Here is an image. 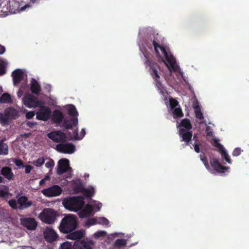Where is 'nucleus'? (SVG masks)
Wrapping results in <instances>:
<instances>
[{
    "label": "nucleus",
    "instance_id": "nucleus-15",
    "mask_svg": "<svg viewBox=\"0 0 249 249\" xmlns=\"http://www.w3.org/2000/svg\"><path fill=\"white\" fill-rule=\"evenodd\" d=\"M179 135L182 138L181 141H184L186 145H188L191 143V141L193 136L192 131H186L183 128H180Z\"/></svg>",
    "mask_w": 249,
    "mask_h": 249
},
{
    "label": "nucleus",
    "instance_id": "nucleus-16",
    "mask_svg": "<svg viewBox=\"0 0 249 249\" xmlns=\"http://www.w3.org/2000/svg\"><path fill=\"white\" fill-rule=\"evenodd\" d=\"M23 71L20 69H16L12 73L14 86L18 85L23 78Z\"/></svg>",
    "mask_w": 249,
    "mask_h": 249
},
{
    "label": "nucleus",
    "instance_id": "nucleus-52",
    "mask_svg": "<svg viewBox=\"0 0 249 249\" xmlns=\"http://www.w3.org/2000/svg\"><path fill=\"white\" fill-rule=\"evenodd\" d=\"M8 195V193L3 190H0V197H6Z\"/></svg>",
    "mask_w": 249,
    "mask_h": 249
},
{
    "label": "nucleus",
    "instance_id": "nucleus-48",
    "mask_svg": "<svg viewBox=\"0 0 249 249\" xmlns=\"http://www.w3.org/2000/svg\"><path fill=\"white\" fill-rule=\"evenodd\" d=\"M54 165V161L53 160H50L45 163V166L47 168H52Z\"/></svg>",
    "mask_w": 249,
    "mask_h": 249
},
{
    "label": "nucleus",
    "instance_id": "nucleus-34",
    "mask_svg": "<svg viewBox=\"0 0 249 249\" xmlns=\"http://www.w3.org/2000/svg\"><path fill=\"white\" fill-rule=\"evenodd\" d=\"M59 249H73V245L66 241L61 244Z\"/></svg>",
    "mask_w": 249,
    "mask_h": 249
},
{
    "label": "nucleus",
    "instance_id": "nucleus-56",
    "mask_svg": "<svg viewBox=\"0 0 249 249\" xmlns=\"http://www.w3.org/2000/svg\"><path fill=\"white\" fill-rule=\"evenodd\" d=\"M22 94H23V91L21 89H19L18 90V97H20L21 96V95H22Z\"/></svg>",
    "mask_w": 249,
    "mask_h": 249
},
{
    "label": "nucleus",
    "instance_id": "nucleus-29",
    "mask_svg": "<svg viewBox=\"0 0 249 249\" xmlns=\"http://www.w3.org/2000/svg\"><path fill=\"white\" fill-rule=\"evenodd\" d=\"M180 125L187 130L191 129L192 127L190 121L188 119H183L181 122Z\"/></svg>",
    "mask_w": 249,
    "mask_h": 249
},
{
    "label": "nucleus",
    "instance_id": "nucleus-26",
    "mask_svg": "<svg viewBox=\"0 0 249 249\" xmlns=\"http://www.w3.org/2000/svg\"><path fill=\"white\" fill-rule=\"evenodd\" d=\"M70 233L66 236L68 239L77 240L81 239L83 236V233L81 231H77Z\"/></svg>",
    "mask_w": 249,
    "mask_h": 249
},
{
    "label": "nucleus",
    "instance_id": "nucleus-63",
    "mask_svg": "<svg viewBox=\"0 0 249 249\" xmlns=\"http://www.w3.org/2000/svg\"><path fill=\"white\" fill-rule=\"evenodd\" d=\"M82 133H84V134H85V131L84 129L82 130Z\"/></svg>",
    "mask_w": 249,
    "mask_h": 249
},
{
    "label": "nucleus",
    "instance_id": "nucleus-5",
    "mask_svg": "<svg viewBox=\"0 0 249 249\" xmlns=\"http://www.w3.org/2000/svg\"><path fill=\"white\" fill-rule=\"evenodd\" d=\"M18 111L12 107L6 108L4 113H0V123L8 124L10 121L17 119L18 117Z\"/></svg>",
    "mask_w": 249,
    "mask_h": 249
},
{
    "label": "nucleus",
    "instance_id": "nucleus-49",
    "mask_svg": "<svg viewBox=\"0 0 249 249\" xmlns=\"http://www.w3.org/2000/svg\"><path fill=\"white\" fill-rule=\"evenodd\" d=\"M101 221L99 222L103 225H108L109 224V221L105 217H102L100 219Z\"/></svg>",
    "mask_w": 249,
    "mask_h": 249
},
{
    "label": "nucleus",
    "instance_id": "nucleus-38",
    "mask_svg": "<svg viewBox=\"0 0 249 249\" xmlns=\"http://www.w3.org/2000/svg\"><path fill=\"white\" fill-rule=\"evenodd\" d=\"M213 145L217 148L218 151H219L224 148L223 146L216 139L214 140Z\"/></svg>",
    "mask_w": 249,
    "mask_h": 249
},
{
    "label": "nucleus",
    "instance_id": "nucleus-33",
    "mask_svg": "<svg viewBox=\"0 0 249 249\" xmlns=\"http://www.w3.org/2000/svg\"><path fill=\"white\" fill-rule=\"evenodd\" d=\"M126 244V241L124 239H118L114 243V246L116 247H124Z\"/></svg>",
    "mask_w": 249,
    "mask_h": 249
},
{
    "label": "nucleus",
    "instance_id": "nucleus-53",
    "mask_svg": "<svg viewBox=\"0 0 249 249\" xmlns=\"http://www.w3.org/2000/svg\"><path fill=\"white\" fill-rule=\"evenodd\" d=\"M36 124V122H28L27 123V126L31 128H33Z\"/></svg>",
    "mask_w": 249,
    "mask_h": 249
},
{
    "label": "nucleus",
    "instance_id": "nucleus-2",
    "mask_svg": "<svg viewBox=\"0 0 249 249\" xmlns=\"http://www.w3.org/2000/svg\"><path fill=\"white\" fill-rule=\"evenodd\" d=\"M145 57L144 64L146 67H149V71L151 75L154 80L156 87L161 93H163V87L160 81V75L158 70L160 69L159 65L152 59H149L147 54H144Z\"/></svg>",
    "mask_w": 249,
    "mask_h": 249
},
{
    "label": "nucleus",
    "instance_id": "nucleus-61",
    "mask_svg": "<svg viewBox=\"0 0 249 249\" xmlns=\"http://www.w3.org/2000/svg\"><path fill=\"white\" fill-rule=\"evenodd\" d=\"M30 2H32L33 3H35L36 0H28Z\"/></svg>",
    "mask_w": 249,
    "mask_h": 249
},
{
    "label": "nucleus",
    "instance_id": "nucleus-25",
    "mask_svg": "<svg viewBox=\"0 0 249 249\" xmlns=\"http://www.w3.org/2000/svg\"><path fill=\"white\" fill-rule=\"evenodd\" d=\"M95 191L94 188L92 186H89L87 188H84L81 193L86 198H90L95 194Z\"/></svg>",
    "mask_w": 249,
    "mask_h": 249
},
{
    "label": "nucleus",
    "instance_id": "nucleus-45",
    "mask_svg": "<svg viewBox=\"0 0 249 249\" xmlns=\"http://www.w3.org/2000/svg\"><path fill=\"white\" fill-rule=\"evenodd\" d=\"M200 144L198 143V140H196V142H195L193 146L194 147V150L196 152L199 153L200 152V148H199Z\"/></svg>",
    "mask_w": 249,
    "mask_h": 249
},
{
    "label": "nucleus",
    "instance_id": "nucleus-55",
    "mask_svg": "<svg viewBox=\"0 0 249 249\" xmlns=\"http://www.w3.org/2000/svg\"><path fill=\"white\" fill-rule=\"evenodd\" d=\"M209 128V126L206 127V135H207V136H211L213 135V132L212 131H208Z\"/></svg>",
    "mask_w": 249,
    "mask_h": 249
},
{
    "label": "nucleus",
    "instance_id": "nucleus-35",
    "mask_svg": "<svg viewBox=\"0 0 249 249\" xmlns=\"http://www.w3.org/2000/svg\"><path fill=\"white\" fill-rule=\"evenodd\" d=\"M6 64L3 60H0V76L6 72Z\"/></svg>",
    "mask_w": 249,
    "mask_h": 249
},
{
    "label": "nucleus",
    "instance_id": "nucleus-57",
    "mask_svg": "<svg viewBox=\"0 0 249 249\" xmlns=\"http://www.w3.org/2000/svg\"><path fill=\"white\" fill-rule=\"evenodd\" d=\"M46 180H45V179L44 178L42 179L41 180H40V182H39V184L40 185H42L43 184L45 183Z\"/></svg>",
    "mask_w": 249,
    "mask_h": 249
},
{
    "label": "nucleus",
    "instance_id": "nucleus-27",
    "mask_svg": "<svg viewBox=\"0 0 249 249\" xmlns=\"http://www.w3.org/2000/svg\"><path fill=\"white\" fill-rule=\"evenodd\" d=\"M0 102L1 103H12V100L10 95L8 93H3L0 96Z\"/></svg>",
    "mask_w": 249,
    "mask_h": 249
},
{
    "label": "nucleus",
    "instance_id": "nucleus-14",
    "mask_svg": "<svg viewBox=\"0 0 249 249\" xmlns=\"http://www.w3.org/2000/svg\"><path fill=\"white\" fill-rule=\"evenodd\" d=\"M22 225L30 230H34L37 226V223L33 218H25L21 219Z\"/></svg>",
    "mask_w": 249,
    "mask_h": 249
},
{
    "label": "nucleus",
    "instance_id": "nucleus-36",
    "mask_svg": "<svg viewBox=\"0 0 249 249\" xmlns=\"http://www.w3.org/2000/svg\"><path fill=\"white\" fill-rule=\"evenodd\" d=\"M195 108H196L195 114H196V117L200 120L203 119L204 117H203V114L202 113V112L200 110V108L198 107H196Z\"/></svg>",
    "mask_w": 249,
    "mask_h": 249
},
{
    "label": "nucleus",
    "instance_id": "nucleus-12",
    "mask_svg": "<svg viewBox=\"0 0 249 249\" xmlns=\"http://www.w3.org/2000/svg\"><path fill=\"white\" fill-rule=\"evenodd\" d=\"M71 169L69 160L61 159L58 162L57 174L58 175H61Z\"/></svg>",
    "mask_w": 249,
    "mask_h": 249
},
{
    "label": "nucleus",
    "instance_id": "nucleus-30",
    "mask_svg": "<svg viewBox=\"0 0 249 249\" xmlns=\"http://www.w3.org/2000/svg\"><path fill=\"white\" fill-rule=\"evenodd\" d=\"M68 114L72 117H77L78 115V113L73 105H71L68 109Z\"/></svg>",
    "mask_w": 249,
    "mask_h": 249
},
{
    "label": "nucleus",
    "instance_id": "nucleus-31",
    "mask_svg": "<svg viewBox=\"0 0 249 249\" xmlns=\"http://www.w3.org/2000/svg\"><path fill=\"white\" fill-rule=\"evenodd\" d=\"M173 114L174 118H181L183 116L182 110L179 107L175 108L173 111Z\"/></svg>",
    "mask_w": 249,
    "mask_h": 249
},
{
    "label": "nucleus",
    "instance_id": "nucleus-42",
    "mask_svg": "<svg viewBox=\"0 0 249 249\" xmlns=\"http://www.w3.org/2000/svg\"><path fill=\"white\" fill-rule=\"evenodd\" d=\"M107 234V232L105 231H99L94 233L95 238H99L101 237L105 236Z\"/></svg>",
    "mask_w": 249,
    "mask_h": 249
},
{
    "label": "nucleus",
    "instance_id": "nucleus-20",
    "mask_svg": "<svg viewBox=\"0 0 249 249\" xmlns=\"http://www.w3.org/2000/svg\"><path fill=\"white\" fill-rule=\"evenodd\" d=\"M30 89L33 93L38 95L41 90L40 84L34 78H32L30 81Z\"/></svg>",
    "mask_w": 249,
    "mask_h": 249
},
{
    "label": "nucleus",
    "instance_id": "nucleus-11",
    "mask_svg": "<svg viewBox=\"0 0 249 249\" xmlns=\"http://www.w3.org/2000/svg\"><path fill=\"white\" fill-rule=\"evenodd\" d=\"M56 150L62 153L72 154L75 151V145L71 143H60L56 145Z\"/></svg>",
    "mask_w": 249,
    "mask_h": 249
},
{
    "label": "nucleus",
    "instance_id": "nucleus-58",
    "mask_svg": "<svg viewBox=\"0 0 249 249\" xmlns=\"http://www.w3.org/2000/svg\"><path fill=\"white\" fill-rule=\"evenodd\" d=\"M50 175H48V174H47V175L45 176V178H44V179H45V180H46H46H49V179H50Z\"/></svg>",
    "mask_w": 249,
    "mask_h": 249
},
{
    "label": "nucleus",
    "instance_id": "nucleus-7",
    "mask_svg": "<svg viewBox=\"0 0 249 249\" xmlns=\"http://www.w3.org/2000/svg\"><path fill=\"white\" fill-rule=\"evenodd\" d=\"M42 193L47 197H54L60 196L62 192V188L58 185H53L52 186L41 191Z\"/></svg>",
    "mask_w": 249,
    "mask_h": 249
},
{
    "label": "nucleus",
    "instance_id": "nucleus-54",
    "mask_svg": "<svg viewBox=\"0 0 249 249\" xmlns=\"http://www.w3.org/2000/svg\"><path fill=\"white\" fill-rule=\"evenodd\" d=\"M5 48L4 46L0 44V54H3L5 52Z\"/></svg>",
    "mask_w": 249,
    "mask_h": 249
},
{
    "label": "nucleus",
    "instance_id": "nucleus-39",
    "mask_svg": "<svg viewBox=\"0 0 249 249\" xmlns=\"http://www.w3.org/2000/svg\"><path fill=\"white\" fill-rule=\"evenodd\" d=\"M93 207L90 204H87L85 206V209L83 210V212L86 213L88 214H89L93 211Z\"/></svg>",
    "mask_w": 249,
    "mask_h": 249
},
{
    "label": "nucleus",
    "instance_id": "nucleus-40",
    "mask_svg": "<svg viewBox=\"0 0 249 249\" xmlns=\"http://www.w3.org/2000/svg\"><path fill=\"white\" fill-rule=\"evenodd\" d=\"M169 105L171 107V109H173L176 108V107L178 105V101L174 99H170L169 100Z\"/></svg>",
    "mask_w": 249,
    "mask_h": 249
},
{
    "label": "nucleus",
    "instance_id": "nucleus-1",
    "mask_svg": "<svg viewBox=\"0 0 249 249\" xmlns=\"http://www.w3.org/2000/svg\"><path fill=\"white\" fill-rule=\"evenodd\" d=\"M158 37V34L150 36L145 42V46L149 49H152L153 46L157 55L161 57L159 51V49H160L164 54L166 60L170 64L172 70L176 71H177V67L175 58L172 56L171 57L169 56L166 49L160 45V41Z\"/></svg>",
    "mask_w": 249,
    "mask_h": 249
},
{
    "label": "nucleus",
    "instance_id": "nucleus-44",
    "mask_svg": "<svg viewBox=\"0 0 249 249\" xmlns=\"http://www.w3.org/2000/svg\"><path fill=\"white\" fill-rule=\"evenodd\" d=\"M17 203L16 200L11 199L8 202L9 205L14 209H16L17 208Z\"/></svg>",
    "mask_w": 249,
    "mask_h": 249
},
{
    "label": "nucleus",
    "instance_id": "nucleus-60",
    "mask_svg": "<svg viewBox=\"0 0 249 249\" xmlns=\"http://www.w3.org/2000/svg\"><path fill=\"white\" fill-rule=\"evenodd\" d=\"M101 206H102V204L101 203H100V204H98V205L97 206L98 210H99L100 209Z\"/></svg>",
    "mask_w": 249,
    "mask_h": 249
},
{
    "label": "nucleus",
    "instance_id": "nucleus-13",
    "mask_svg": "<svg viewBox=\"0 0 249 249\" xmlns=\"http://www.w3.org/2000/svg\"><path fill=\"white\" fill-rule=\"evenodd\" d=\"M210 163L214 170L219 173H224L229 169V167L222 165L218 160L215 158L211 159Z\"/></svg>",
    "mask_w": 249,
    "mask_h": 249
},
{
    "label": "nucleus",
    "instance_id": "nucleus-51",
    "mask_svg": "<svg viewBox=\"0 0 249 249\" xmlns=\"http://www.w3.org/2000/svg\"><path fill=\"white\" fill-rule=\"evenodd\" d=\"M24 167H25V173L26 174H29L33 168V166L30 165H25Z\"/></svg>",
    "mask_w": 249,
    "mask_h": 249
},
{
    "label": "nucleus",
    "instance_id": "nucleus-3",
    "mask_svg": "<svg viewBox=\"0 0 249 249\" xmlns=\"http://www.w3.org/2000/svg\"><path fill=\"white\" fill-rule=\"evenodd\" d=\"M63 204L67 209L77 212L84 206V198L82 196L70 197L63 200Z\"/></svg>",
    "mask_w": 249,
    "mask_h": 249
},
{
    "label": "nucleus",
    "instance_id": "nucleus-41",
    "mask_svg": "<svg viewBox=\"0 0 249 249\" xmlns=\"http://www.w3.org/2000/svg\"><path fill=\"white\" fill-rule=\"evenodd\" d=\"M200 160L203 162V164H204L205 166L207 169H210L209 164L208 161V160L207 159V158L204 156H202V155H200Z\"/></svg>",
    "mask_w": 249,
    "mask_h": 249
},
{
    "label": "nucleus",
    "instance_id": "nucleus-9",
    "mask_svg": "<svg viewBox=\"0 0 249 249\" xmlns=\"http://www.w3.org/2000/svg\"><path fill=\"white\" fill-rule=\"evenodd\" d=\"M47 136L55 142H63L67 139L66 134L59 130L52 131L48 134Z\"/></svg>",
    "mask_w": 249,
    "mask_h": 249
},
{
    "label": "nucleus",
    "instance_id": "nucleus-4",
    "mask_svg": "<svg viewBox=\"0 0 249 249\" xmlns=\"http://www.w3.org/2000/svg\"><path fill=\"white\" fill-rule=\"evenodd\" d=\"M77 227L76 218L73 215L65 216L61 220L59 230L61 232L67 233L71 232Z\"/></svg>",
    "mask_w": 249,
    "mask_h": 249
},
{
    "label": "nucleus",
    "instance_id": "nucleus-50",
    "mask_svg": "<svg viewBox=\"0 0 249 249\" xmlns=\"http://www.w3.org/2000/svg\"><path fill=\"white\" fill-rule=\"evenodd\" d=\"M34 111H29L26 114V117L28 119H32L35 116Z\"/></svg>",
    "mask_w": 249,
    "mask_h": 249
},
{
    "label": "nucleus",
    "instance_id": "nucleus-64",
    "mask_svg": "<svg viewBox=\"0 0 249 249\" xmlns=\"http://www.w3.org/2000/svg\"><path fill=\"white\" fill-rule=\"evenodd\" d=\"M82 133H84V134H85V131L84 129L82 130Z\"/></svg>",
    "mask_w": 249,
    "mask_h": 249
},
{
    "label": "nucleus",
    "instance_id": "nucleus-46",
    "mask_svg": "<svg viewBox=\"0 0 249 249\" xmlns=\"http://www.w3.org/2000/svg\"><path fill=\"white\" fill-rule=\"evenodd\" d=\"M97 223V220L95 218H91L89 219L87 222V224L89 226L93 225Z\"/></svg>",
    "mask_w": 249,
    "mask_h": 249
},
{
    "label": "nucleus",
    "instance_id": "nucleus-21",
    "mask_svg": "<svg viewBox=\"0 0 249 249\" xmlns=\"http://www.w3.org/2000/svg\"><path fill=\"white\" fill-rule=\"evenodd\" d=\"M78 124L77 117H71L69 120H64L63 126L67 129H71L73 126Z\"/></svg>",
    "mask_w": 249,
    "mask_h": 249
},
{
    "label": "nucleus",
    "instance_id": "nucleus-37",
    "mask_svg": "<svg viewBox=\"0 0 249 249\" xmlns=\"http://www.w3.org/2000/svg\"><path fill=\"white\" fill-rule=\"evenodd\" d=\"M44 163V159L43 157L38 158L36 160L34 161L33 164L36 166H41Z\"/></svg>",
    "mask_w": 249,
    "mask_h": 249
},
{
    "label": "nucleus",
    "instance_id": "nucleus-43",
    "mask_svg": "<svg viewBox=\"0 0 249 249\" xmlns=\"http://www.w3.org/2000/svg\"><path fill=\"white\" fill-rule=\"evenodd\" d=\"M14 162L15 163V164L19 167H24V165L23 164V162L20 159H15L14 160Z\"/></svg>",
    "mask_w": 249,
    "mask_h": 249
},
{
    "label": "nucleus",
    "instance_id": "nucleus-8",
    "mask_svg": "<svg viewBox=\"0 0 249 249\" xmlns=\"http://www.w3.org/2000/svg\"><path fill=\"white\" fill-rule=\"evenodd\" d=\"M51 114L52 111L49 107L41 106L36 112V119L39 120L46 121L50 119Z\"/></svg>",
    "mask_w": 249,
    "mask_h": 249
},
{
    "label": "nucleus",
    "instance_id": "nucleus-47",
    "mask_svg": "<svg viewBox=\"0 0 249 249\" xmlns=\"http://www.w3.org/2000/svg\"><path fill=\"white\" fill-rule=\"evenodd\" d=\"M241 150L240 148H236L234 149L232 152L233 156H238L241 154Z\"/></svg>",
    "mask_w": 249,
    "mask_h": 249
},
{
    "label": "nucleus",
    "instance_id": "nucleus-28",
    "mask_svg": "<svg viewBox=\"0 0 249 249\" xmlns=\"http://www.w3.org/2000/svg\"><path fill=\"white\" fill-rule=\"evenodd\" d=\"M8 153V146L3 142V140L0 141V155H7Z\"/></svg>",
    "mask_w": 249,
    "mask_h": 249
},
{
    "label": "nucleus",
    "instance_id": "nucleus-62",
    "mask_svg": "<svg viewBox=\"0 0 249 249\" xmlns=\"http://www.w3.org/2000/svg\"><path fill=\"white\" fill-rule=\"evenodd\" d=\"M2 181H3L2 178L1 176H0V183H1L2 182Z\"/></svg>",
    "mask_w": 249,
    "mask_h": 249
},
{
    "label": "nucleus",
    "instance_id": "nucleus-19",
    "mask_svg": "<svg viewBox=\"0 0 249 249\" xmlns=\"http://www.w3.org/2000/svg\"><path fill=\"white\" fill-rule=\"evenodd\" d=\"M0 174L8 180H13L14 175L11 168L8 166H4L1 169Z\"/></svg>",
    "mask_w": 249,
    "mask_h": 249
},
{
    "label": "nucleus",
    "instance_id": "nucleus-23",
    "mask_svg": "<svg viewBox=\"0 0 249 249\" xmlns=\"http://www.w3.org/2000/svg\"><path fill=\"white\" fill-rule=\"evenodd\" d=\"M64 119V115L59 110H55L52 114V120L56 124H60Z\"/></svg>",
    "mask_w": 249,
    "mask_h": 249
},
{
    "label": "nucleus",
    "instance_id": "nucleus-32",
    "mask_svg": "<svg viewBox=\"0 0 249 249\" xmlns=\"http://www.w3.org/2000/svg\"><path fill=\"white\" fill-rule=\"evenodd\" d=\"M218 152L220 153L223 159H224L229 163H231L230 158L224 148Z\"/></svg>",
    "mask_w": 249,
    "mask_h": 249
},
{
    "label": "nucleus",
    "instance_id": "nucleus-10",
    "mask_svg": "<svg viewBox=\"0 0 249 249\" xmlns=\"http://www.w3.org/2000/svg\"><path fill=\"white\" fill-rule=\"evenodd\" d=\"M23 102L24 105L28 107H36L40 105V102L31 94H26L23 97Z\"/></svg>",
    "mask_w": 249,
    "mask_h": 249
},
{
    "label": "nucleus",
    "instance_id": "nucleus-24",
    "mask_svg": "<svg viewBox=\"0 0 249 249\" xmlns=\"http://www.w3.org/2000/svg\"><path fill=\"white\" fill-rule=\"evenodd\" d=\"M72 187L76 194L82 193L84 188L82 183L79 179L74 180L72 181Z\"/></svg>",
    "mask_w": 249,
    "mask_h": 249
},
{
    "label": "nucleus",
    "instance_id": "nucleus-22",
    "mask_svg": "<svg viewBox=\"0 0 249 249\" xmlns=\"http://www.w3.org/2000/svg\"><path fill=\"white\" fill-rule=\"evenodd\" d=\"M73 249H92L90 245L85 241L76 240L73 244Z\"/></svg>",
    "mask_w": 249,
    "mask_h": 249
},
{
    "label": "nucleus",
    "instance_id": "nucleus-17",
    "mask_svg": "<svg viewBox=\"0 0 249 249\" xmlns=\"http://www.w3.org/2000/svg\"><path fill=\"white\" fill-rule=\"evenodd\" d=\"M45 239L48 242H53L58 238V235L52 229L47 228L44 232Z\"/></svg>",
    "mask_w": 249,
    "mask_h": 249
},
{
    "label": "nucleus",
    "instance_id": "nucleus-6",
    "mask_svg": "<svg viewBox=\"0 0 249 249\" xmlns=\"http://www.w3.org/2000/svg\"><path fill=\"white\" fill-rule=\"evenodd\" d=\"M56 215V212L50 208L44 209L40 214L41 220L48 224H53L55 222Z\"/></svg>",
    "mask_w": 249,
    "mask_h": 249
},
{
    "label": "nucleus",
    "instance_id": "nucleus-59",
    "mask_svg": "<svg viewBox=\"0 0 249 249\" xmlns=\"http://www.w3.org/2000/svg\"><path fill=\"white\" fill-rule=\"evenodd\" d=\"M193 140L195 141V142H196V140H197V137H196V135H194V136H193Z\"/></svg>",
    "mask_w": 249,
    "mask_h": 249
},
{
    "label": "nucleus",
    "instance_id": "nucleus-18",
    "mask_svg": "<svg viewBox=\"0 0 249 249\" xmlns=\"http://www.w3.org/2000/svg\"><path fill=\"white\" fill-rule=\"evenodd\" d=\"M18 203L19 204V209L22 210L28 208L33 205L32 201H29L28 197L26 196H20L18 199Z\"/></svg>",
    "mask_w": 249,
    "mask_h": 249
}]
</instances>
